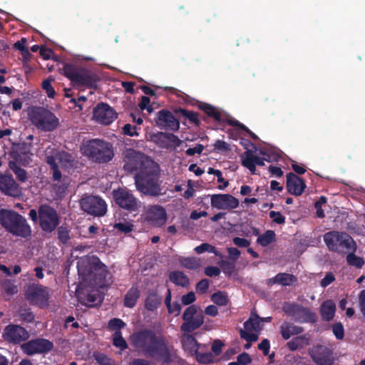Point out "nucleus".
Returning <instances> with one entry per match:
<instances>
[{"label":"nucleus","mask_w":365,"mask_h":365,"mask_svg":"<svg viewBox=\"0 0 365 365\" xmlns=\"http://www.w3.org/2000/svg\"><path fill=\"white\" fill-rule=\"evenodd\" d=\"M130 340L131 345L145 356L163 364L171 362V349L163 335L157 334L150 329H143L131 334Z\"/></svg>","instance_id":"1"},{"label":"nucleus","mask_w":365,"mask_h":365,"mask_svg":"<svg viewBox=\"0 0 365 365\" xmlns=\"http://www.w3.org/2000/svg\"><path fill=\"white\" fill-rule=\"evenodd\" d=\"M77 268L82 279L91 287L104 288L112 282L110 272L97 256L81 258L77 262Z\"/></svg>","instance_id":"2"},{"label":"nucleus","mask_w":365,"mask_h":365,"mask_svg":"<svg viewBox=\"0 0 365 365\" xmlns=\"http://www.w3.org/2000/svg\"><path fill=\"white\" fill-rule=\"evenodd\" d=\"M63 73L77 89H96L100 81L99 76L95 72L71 63L64 65Z\"/></svg>","instance_id":"3"},{"label":"nucleus","mask_w":365,"mask_h":365,"mask_svg":"<svg viewBox=\"0 0 365 365\" xmlns=\"http://www.w3.org/2000/svg\"><path fill=\"white\" fill-rule=\"evenodd\" d=\"M81 151L89 160L99 164L107 163L114 157L113 145L98 138L86 141L82 145Z\"/></svg>","instance_id":"4"},{"label":"nucleus","mask_w":365,"mask_h":365,"mask_svg":"<svg viewBox=\"0 0 365 365\" xmlns=\"http://www.w3.org/2000/svg\"><path fill=\"white\" fill-rule=\"evenodd\" d=\"M0 224L14 235L29 237L31 230L26 220L17 212L1 209L0 210Z\"/></svg>","instance_id":"5"},{"label":"nucleus","mask_w":365,"mask_h":365,"mask_svg":"<svg viewBox=\"0 0 365 365\" xmlns=\"http://www.w3.org/2000/svg\"><path fill=\"white\" fill-rule=\"evenodd\" d=\"M323 239L328 250L338 254H346L357 249L356 242L345 232L329 231L324 235Z\"/></svg>","instance_id":"6"},{"label":"nucleus","mask_w":365,"mask_h":365,"mask_svg":"<svg viewBox=\"0 0 365 365\" xmlns=\"http://www.w3.org/2000/svg\"><path fill=\"white\" fill-rule=\"evenodd\" d=\"M29 118L31 123L39 130L51 132L59 125V120L56 115L43 107H34L29 113Z\"/></svg>","instance_id":"7"},{"label":"nucleus","mask_w":365,"mask_h":365,"mask_svg":"<svg viewBox=\"0 0 365 365\" xmlns=\"http://www.w3.org/2000/svg\"><path fill=\"white\" fill-rule=\"evenodd\" d=\"M135 183L137 190L145 195L153 197L161 195L158 173L141 172L135 176Z\"/></svg>","instance_id":"8"},{"label":"nucleus","mask_w":365,"mask_h":365,"mask_svg":"<svg viewBox=\"0 0 365 365\" xmlns=\"http://www.w3.org/2000/svg\"><path fill=\"white\" fill-rule=\"evenodd\" d=\"M282 311L298 323H315L317 321V316L315 312H312L309 307L296 302H284Z\"/></svg>","instance_id":"9"},{"label":"nucleus","mask_w":365,"mask_h":365,"mask_svg":"<svg viewBox=\"0 0 365 365\" xmlns=\"http://www.w3.org/2000/svg\"><path fill=\"white\" fill-rule=\"evenodd\" d=\"M38 221L39 226L43 232L51 233L59 224V217L54 208L44 204L38 207Z\"/></svg>","instance_id":"10"},{"label":"nucleus","mask_w":365,"mask_h":365,"mask_svg":"<svg viewBox=\"0 0 365 365\" xmlns=\"http://www.w3.org/2000/svg\"><path fill=\"white\" fill-rule=\"evenodd\" d=\"M80 207L85 212L95 217L103 216L107 212L106 201L98 196L86 195L79 202Z\"/></svg>","instance_id":"11"},{"label":"nucleus","mask_w":365,"mask_h":365,"mask_svg":"<svg viewBox=\"0 0 365 365\" xmlns=\"http://www.w3.org/2000/svg\"><path fill=\"white\" fill-rule=\"evenodd\" d=\"M25 297L32 305L44 308L48 305L49 294L48 288L40 284H31L28 286Z\"/></svg>","instance_id":"12"},{"label":"nucleus","mask_w":365,"mask_h":365,"mask_svg":"<svg viewBox=\"0 0 365 365\" xmlns=\"http://www.w3.org/2000/svg\"><path fill=\"white\" fill-rule=\"evenodd\" d=\"M112 195L115 204L128 212L136 211L139 207L138 199L127 188L115 189L112 191Z\"/></svg>","instance_id":"13"},{"label":"nucleus","mask_w":365,"mask_h":365,"mask_svg":"<svg viewBox=\"0 0 365 365\" xmlns=\"http://www.w3.org/2000/svg\"><path fill=\"white\" fill-rule=\"evenodd\" d=\"M197 312L195 305H190L185 310L182 316L184 322L180 326L181 331L192 332L203 324L204 315L202 313L197 314Z\"/></svg>","instance_id":"14"},{"label":"nucleus","mask_w":365,"mask_h":365,"mask_svg":"<svg viewBox=\"0 0 365 365\" xmlns=\"http://www.w3.org/2000/svg\"><path fill=\"white\" fill-rule=\"evenodd\" d=\"M21 349L28 356L45 354L53 349V343L44 338H36L22 344Z\"/></svg>","instance_id":"15"},{"label":"nucleus","mask_w":365,"mask_h":365,"mask_svg":"<svg viewBox=\"0 0 365 365\" xmlns=\"http://www.w3.org/2000/svg\"><path fill=\"white\" fill-rule=\"evenodd\" d=\"M309 355L317 365H334V351L329 347L317 344L309 349Z\"/></svg>","instance_id":"16"},{"label":"nucleus","mask_w":365,"mask_h":365,"mask_svg":"<svg viewBox=\"0 0 365 365\" xmlns=\"http://www.w3.org/2000/svg\"><path fill=\"white\" fill-rule=\"evenodd\" d=\"M30 336L29 331L21 325L9 324L6 326L2 333V338L14 345L26 342Z\"/></svg>","instance_id":"17"},{"label":"nucleus","mask_w":365,"mask_h":365,"mask_svg":"<svg viewBox=\"0 0 365 365\" xmlns=\"http://www.w3.org/2000/svg\"><path fill=\"white\" fill-rule=\"evenodd\" d=\"M150 140L161 149H175L182 140L172 133L159 131L150 135Z\"/></svg>","instance_id":"18"},{"label":"nucleus","mask_w":365,"mask_h":365,"mask_svg":"<svg viewBox=\"0 0 365 365\" xmlns=\"http://www.w3.org/2000/svg\"><path fill=\"white\" fill-rule=\"evenodd\" d=\"M155 122L156 126L162 130L176 132L180 128V120L167 109H161L157 112Z\"/></svg>","instance_id":"19"},{"label":"nucleus","mask_w":365,"mask_h":365,"mask_svg":"<svg viewBox=\"0 0 365 365\" xmlns=\"http://www.w3.org/2000/svg\"><path fill=\"white\" fill-rule=\"evenodd\" d=\"M0 191L2 194L12 197H19L21 194V186L15 181L11 173H0Z\"/></svg>","instance_id":"20"},{"label":"nucleus","mask_w":365,"mask_h":365,"mask_svg":"<svg viewBox=\"0 0 365 365\" xmlns=\"http://www.w3.org/2000/svg\"><path fill=\"white\" fill-rule=\"evenodd\" d=\"M94 119L103 125H109L117 118V113L108 103H100L93 109Z\"/></svg>","instance_id":"21"},{"label":"nucleus","mask_w":365,"mask_h":365,"mask_svg":"<svg viewBox=\"0 0 365 365\" xmlns=\"http://www.w3.org/2000/svg\"><path fill=\"white\" fill-rule=\"evenodd\" d=\"M211 206L220 210L235 209L239 200L230 194H215L211 196Z\"/></svg>","instance_id":"22"},{"label":"nucleus","mask_w":365,"mask_h":365,"mask_svg":"<svg viewBox=\"0 0 365 365\" xmlns=\"http://www.w3.org/2000/svg\"><path fill=\"white\" fill-rule=\"evenodd\" d=\"M286 178L287 192L295 196L302 195L307 187L304 180L291 172L287 174Z\"/></svg>","instance_id":"23"},{"label":"nucleus","mask_w":365,"mask_h":365,"mask_svg":"<svg viewBox=\"0 0 365 365\" xmlns=\"http://www.w3.org/2000/svg\"><path fill=\"white\" fill-rule=\"evenodd\" d=\"M46 163L50 166V168L58 167L57 161L61 165L62 167L66 166L72 161L71 155L65 151H56L51 155H46L45 159Z\"/></svg>","instance_id":"24"},{"label":"nucleus","mask_w":365,"mask_h":365,"mask_svg":"<svg viewBox=\"0 0 365 365\" xmlns=\"http://www.w3.org/2000/svg\"><path fill=\"white\" fill-rule=\"evenodd\" d=\"M139 154V152L133 148H127L124 151V168L125 170L133 172L138 169Z\"/></svg>","instance_id":"25"},{"label":"nucleus","mask_w":365,"mask_h":365,"mask_svg":"<svg viewBox=\"0 0 365 365\" xmlns=\"http://www.w3.org/2000/svg\"><path fill=\"white\" fill-rule=\"evenodd\" d=\"M192 355L195 356L197 362L200 364H212L214 363V355L208 351V345L199 344L197 345V351L194 352Z\"/></svg>","instance_id":"26"},{"label":"nucleus","mask_w":365,"mask_h":365,"mask_svg":"<svg viewBox=\"0 0 365 365\" xmlns=\"http://www.w3.org/2000/svg\"><path fill=\"white\" fill-rule=\"evenodd\" d=\"M304 331V328L294 325L292 322H284L280 326V334L283 339L287 340L293 335H298Z\"/></svg>","instance_id":"27"},{"label":"nucleus","mask_w":365,"mask_h":365,"mask_svg":"<svg viewBox=\"0 0 365 365\" xmlns=\"http://www.w3.org/2000/svg\"><path fill=\"white\" fill-rule=\"evenodd\" d=\"M162 303V297L155 289H150L145 299V308L149 312H155Z\"/></svg>","instance_id":"28"},{"label":"nucleus","mask_w":365,"mask_h":365,"mask_svg":"<svg viewBox=\"0 0 365 365\" xmlns=\"http://www.w3.org/2000/svg\"><path fill=\"white\" fill-rule=\"evenodd\" d=\"M336 304L330 299L324 301L320 307V314L324 321H331L335 314Z\"/></svg>","instance_id":"29"},{"label":"nucleus","mask_w":365,"mask_h":365,"mask_svg":"<svg viewBox=\"0 0 365 365\" xmlns=\"http://www.w3.org/2000/svg\"><path fill=\"white\" fill-rule=\"evenodd\" d=\"M189 333L190 332H183L181 343L183 349L192 355L194 352L197 351V345L199 343L195 337Z\"/></svg>","instance_id":"30"},{"label":"nucleus","mask_w":365,"mask_h":365,"mask_svg":"<svg viewBox=\"0 0 365 365\" xmlns=\"http://www.w3.org/2000/svg\"><path fill=\"white\" fill-rule=\"evenodd\" d=\"M140 291L135 285H133L124 297L123 304L125 307L133 308L140 298Z\"/></svg>","instance_id":"31"},{"label":"nucleus","mask_w":365,"mask_h":365,"mask_svg":"<svg viewBox=\"0 0 365 365\" xmlns=\"http://www.w3.org/2000/svg\"><path fill=\"white\" fill-rule=\"evenodd\" d=\"M198 108L202 110L207 117L213 118L216 122L222 121V113L215 106L203 102H198Z\"/></svg>","instance_id":"32"},{"label":"nucleus","mask_w":365,"mask_h":365,"mask_svg":"<svg viewBox=\"0 0 365 365\" xmlns=\"http://www.w3.org/2000/svg\"><path fill=\"white\" fill-rule=\"evenodd\" d=\"M263 326L262 317L256 314H251L250 317L244 323V327L247 331H259Z\"/></svg>","instance_id":"33"},{"label":"nucleus","mask_w":365,"mask_h":365,"mask_svg":"<svg viewBox=\"0 0 365 365\" xmlns=\"http://www.w3.org/2000/svg\"><path fill=\"white\" fill-rule=\"evenodd\" d=\"M174 113L179 117L182 116L185 119L189 120V121L197 126H199L200 124V120L199 119V114L197 112L192 110H188L182 108H175L174 110Z\"/></svg>","instance_id":"34"},{"label":"nucleus","mask_w":365,"mask_h":365,"mask_svg":"<svg viewBox=\"0 0 365 365\" xmlns=\"http://www.w3.org/2000/svg\"><path fill=\"white\" fill-rule=\"evenodd\" d=\"M170 280L177 286L187 287L190 284L188 277L181 271H173L169 274Z\"/></svg>","instance_id":"35"},{"label":"nucleus","mask_w":365,"mask_h":365,"mask_svg":"<svg viewBox=\"0 0 365 365\" xmlns=\"http://www.w3.org/2000/svg\"><path fill=\"white\" fill-rule=\"evenodd\" d=\"M9 168L13 171L19 182H25L27 181L28 173L26 170L16 165V162L9 161Z\"/></svg>","instance_id":"36"},{"label":"nucleus","mask_w":365,"mask_h":365,"mask_svg":"<svg viewBox=\"0 0 365 365\" xmlns=\"http://www.w3.org/2000/svg\"><path fill=\"white\" fill-rule=\"evenodd\" d=\"M278 284L282 286H291L297 282V277L292 274L281 272L277 274Z\"/></svg>","instance_id":"37"},{"label":"nucleus","mask_w":365,"mask_h":365,"mask_svg":"<svg viewBox=\"0 0 365 365\" xmlns=\"http://www.w3.org/2000/svg\"><path fill=\"white\" fill-rule=\"evenodd\" d=\"M356 251H349L346 255V262L349 265L357 269L361 268L364 264V260L362 257L356 256Z\"/></svg>","instance_id":"38"},{"label":"nucleus","mask_w":365,"mask_h":365,"mask_svg":"<svg viewBox=\"0 0 365 365\" xmlns=\"http://www.w3.org/2000/svg\"><path fill=\"white\" fill-rule=\"evenodd\" d=\"M276 235L273 230H267L264 234L259 235L257 239V244L262 247H267L272 242L275 241Z\"/></svg>","instance_id":"39"},{"label":"nucleus","mask_w":365,"mask_h":365,"mask_svg":"<svg viewBox=\"0 0 365 365\" xmlns=\"http://www.w3.org/2000/svg\"><path fill=\"white\" fill-rule=\"evenodd\" d=\"M179 262L182 267L188 269H197L200 267L199 259L195 257H182L179 259Z\"/></svg>","instance_id":"40"},{"label":"nucleus","mask_w":365,"mask_h":365,"mask_svg":"<svg viewBox=\"0 0 365 365\" xmlns=\"http://www.w3.org/2000/svg\"><path fill=\"white\" fill-rule=\"evenodd\" d=\"M113 344L114 346L124 351L128 348V344L122 336L121 331L114 332L113 334Z\"/></svg>","instance_id":"41"},{"label":"nucleus","mask_w":365,"mask_h":365,"mask_svg":"<svg viewBox=\"0 0 365 365\" xmlns=\"http://www.w3.org/2000/svg\"><path fill=\"white\" fill-rule=\"evenodd\" d=\"M13 158L12 161L16 162V165L21 164L24 166H26L31 160L28 152H15L13 154Z\"/></svg>","instance_id":"42"},{"label":"nucleus","mask_w":365,"mask_h":365,"mask_svg":"<svg viewBox=\"0 0 365 365\" xmlns=\"http://www.w3.org/2000/svg\"><path fill=\"white\" fill-rule=\"evenodd\" d=\"M126 327V324L119 318H113L108 323V329L114 332L121 331Z\"/></svg>","instance_id":"43"},{"label":"nucleus","mask_w":365,"mask_h":365,"mask_svg":"<svg viewBox=\"0 0 365 365\" xmlns=\"http://www.w3.org/2000/svg\"><path fill=\"white\" fill-rule=\"evenodd\" d=\"M58 239L62 244H67L70 240V230L68 227L61 225L57 229Z\"/></svg>","instance_id":"44"},{"label":"nucleus","mask_w":365,"mask_h":365,"mask_svg":"<svg viewBox=\"0 0 365 365\" xmlns=\"http://www.w3.org/2000/svg\"><path fill=\"white\" fill-rule=\"evenodd\" d=\"M1 285L4 293L9 296L14 295L18 292L17 286L9 279H4Z\"/></svg>","instance_id":"45"},{"label":"nucleus","mask_w":365,"mask_h":365,"mask_svg":"<svg viewBox=\"0 0 365 365\" xmlns=\"http://www.w3.org/2000/svg\"><path fill=\"white\" fill-rule=\"evenodd\" d=\"M211 300L219 306H225L228 303L227 295L222 292L218 291L211 295Z\"/></svg>","instance_id":"46"},{"label":"nucleus","mask_w":365,"mask_h":365,"mask_svg":"<svg viewBox=\"0 0 365 365\" xmlns=\"http://www.w3.org/2000/svg\"><path fill=\"white\" fill-rule=\"evenodd\" d=\"M20 319L26 323H31L34 321L35 316L30 308H21L19 310Z\"/></svg>","instance_id":"47"},{"label":"nucleus","mask_w":365,"mask_h":365,"mask_svg":"<svg viewBox=\"0 0 365 365\" xmlns=\"http://www.w3.org/2000/svg\"><path fill=\"white\" fill-rule=\"evenodd\" d=\"M304 336H300L293 338L287 342V346L291 351H295L304 346Z\"/></svg>","instance_id":"48"},{"label":"nucleus","mask_w":365,"mask_h":365,"mask_svg":"<svg viewBox=\"0 0 365 365\" xmlns=\"http://www.w3.org/2000/svg\"><path fill=\"white\" fill-rule=\"evenodd\" d=\"M194 250L197 254H202L205 252H207L210 253H213L216 256L220 255V253L216 250L215 247H214L207 242L202 243L200 245L197 246L196 247H195Z\"/></svg>","instance_id":"49"},{"label":"nucleus","mask_w":365,"mask_h":365,"mask_svg":"<svg viewBox=\"0 0 365 365\" xmlns=\"http://www.w3.org/2000/svg\"><path fill=\"white\" fill-rule=\"evenodd\" d=\"M240 158L242 165L247 168V166L255 164V155L253 154L252 150H247L240 155Z\"/></svg>","instance_id":"50"},{"label":"nucleus","mask_w":365,"mask_h":365,"mask_svg":"<svg viewBox=\"0 0 365 365\" xmlns=\"http://www.w3.org/2000/svg\"><path fill=\"white\" fill-rule=\"evenodd\" d=\"M213 146L214 151L217 153H227L231 150L230 145L222 140H217Z\"/></svg>","instance_id":"51"},{"label":"nucleus","mask_w":365,"mask_h":365,"mask_svg":"<svg viewBox=\"0 0 365 365\" xmlns=\"http://www.w3.org/2000/svg\"><path fill=\"white\" fill-rule=\"evenodd\" d=\"M94 358L99 365H114V361L103 353L94 354Z\"/></svg>","instance_id":"52"},{"label":"nucleus","mask_w":365,"mask_h":365,"mask_svg":"<svg viewBox=\"0 0 365 365\" xmlns=\"http://www.w3.org/2000/svg\"><path fill=\"white\" fill-rule=\"evenodd\" d=\"M332 331L336 339L342 340L344 337V329L341 322H336L332 325Z\"/></svg>","instance_id":"53"},{"label":"nucleus","mask_w":365,"mask_h":365,"mask_svg":"<svg viewBox=\"0 0 365 365\" xmlns=\"http://www.w3.org/2000/svg\"><path fill=\"white\" fill-rule=\"evenodd\" d=\"M219 264L225 274L231 276L234 272L235 265L233 263L227 260H221Z\"/></svg>","instance_id":"54"},{"label":"nucleus","mask_w":365,"mask_h":365,"mask_svg":"<svg viewBox=\"0 0 365 365\" xmlns=\"http://www.w3.org/2000/svg\"><path fill=\"white\" fill-rule=\"evenodd\" d=\"M250 331H247L245 329L240 330V337L247 342L252 343L255 342L258 339V335L257 334L250 333Z\"/></svg>","instance_id":"55"},{"label":"nucleus","mask_w":365,"mask_h":365,"mask_svg":"<svg viewBox=\"0 0 365 365\" xmlns=\"http://www.w3.org/2000/svg\"><path fill=\"white\" fill-rule=\"evenodd\" d=\"M42 88L46 91L48 98H53L56 95L54 88L51 85V80L47 78L42 82Z\"/></svg>","instance_id":"56"},{"label":"nucleus","mask_w":365,"mask_h":365,"mask_svg":"<svg viewBox=\"0 0 365 365\" xmlns=\"http://www.w3.org/2000/svg\"><path fill=\"white\" fill-rule=\"evenodd\" d=\"M224 343L220 339H215L211 346L212 354L215 356H219L222 353V349L224 346Z\"/></svg>","instance_id":"57"},{"label":"nucleus","mask_w":365,"mask_h":365,"mask_svg":"<svg viewBox=\"0 0 365 365\" xmlns=\"http://www.w3.org/2000/svg\"><path fill=\"white\" fill-rule=\"evenodd\" d=\"M150 103V98L148 96H143L141 97L140 101L138 103V106L142 110H146L148 113H150L153 112V108Z\"/></svg>","instance_id":"58"},{"label":"nucleus","mask_w":365,"mask_h":365,"mask_svg":"<svg viewBox=\"0 0 365 365\" xmlns=\"http://www.w3.org/2000/svg\"><path fill=\"white\" fill-rule=\"evenodd\" d=\"M114 227L118 231L125 234L130 232L133 229V225L130 222H118L115 223Z\"/></svg>","instance_id":"59"},{"label":"nucleus","mask_w":365,"mask_h":365,"mask_svg":"<svg viewBox=\"0 0 365 365\" xmlns=\"http://www.w3.org/2000/svg\"><path fill=\"white\" fill-rule=\"evenodd\" d=\"M209 286L210 281L207 279H202L197 283L196 292L198 294H203L207 291Z\"/></svg>","instance_id":"60"},{"label":"nucleus","mask_w":365,"mask_h":365,"mask_svg":"<svg viewBox=\"0 0 365 365\" xmlns=\"http://www.w3.org/2000/svg\"><path fill=\"white\" fill-rule=\"evenodd\" d=\"M269 217L272 221L278 225H283L285 223V217L281 212L277 211H270L269 213Z\"/></svg>","instance_id":"61"},{"label":"nucleus","mask_w":365,"mask_h":365,"mask_svg":"<svg viewBox=\"0 0 365 365\" xmlns=\"http://www.w3.org/2000/svg\"><path fill=\"white\" fill-rule=\"evenodd\" d=\"M123 132L125 135L129 136H138L137 127L132 126L130 124L127 123L123 128Z\"/></svg>","instance_id":"62"},{"label":"nucleus","mask_w":365,"mask_h":365,"mask_svg":"<svg viewBox=\"0 0 365 365\" xmlns=\"http://www.w3.org/2000/svg\"><path fill=\"white\" fill-rule=\"evenodd\" d=\"M196 300L195 294L193 292H190L183 295L181 298L182 304L184 305H190Z\"/></svg>","instance_id":"63"},{"label":"nucleus","mask_w":365,"mask_h":365,"mask_svg":"<svg viewBox=\"0 0 365 365\" xmlns=\"http://www.w3.org/2000/svg\"><path fill=\"white\" fill-rule=\"evenodd\" d=\"M237 360L242 365H247L252 362V358L247 352H243L239 354L237 357Z\"/></svg>","instance_id":"64"}]
</instances>
